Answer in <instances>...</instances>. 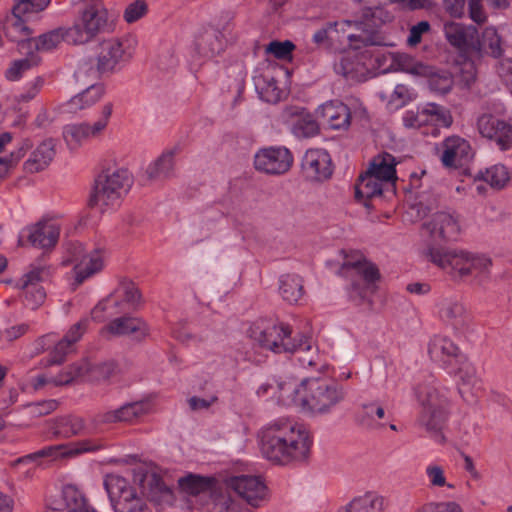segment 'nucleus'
<instances>
[{
    "label": "nucleus",
    "mask_w": 512,
    "mask_h": 512,
    "mask_svg": "<svg viewBox=\"0 0 512 512\" xmlns=\"http://www.w3.org/2000/svg\"><path fill=\"white\" fill-rule=\"evenodd\" d=\"M311 446L309 431L303 425L286 418L270 422L261 431V453L275 464L303 462L308 458Z\"/></svg>",
    "instance_id": "1"
},
{
    "label": "nucleus",
    "mask_w": 512,
    "mask_h": 512,
    "mask_svg": "<svg viewBox=\"0 0 512 512\" xmlns=\"http://www.w3.org/2000/svg\"><path fill=\"white\" fill-rule=\"evenodd\" d=\"M424 255L455 281L472 278L474 283L483 286L490 280L492 260L486 255L434 244L425 250Z\"/></svg>",
    "instance_id": "2"
},
{
    "label": "nucleus",
    "mask_w": 512,
    "mask_h": 512,
    "mask_svg": "<svg viewBox=\"0 0 512 512\" xmlns=\"http://www.w3.org/2000/svg\"><path fill=\"white\" fill-rule=\"evenodd\" d=\"M292 392L302 409L314 415L329 413L345 398L340 384L321 378L304 379Z\"/></svg>",
    "instance_id": "3"
},
{
    "label": "nucleus",
    "mask_w": 512,
    "mask_h": 512,
    "mask_svg": "<svg viewBox=\"0 0 512 512\" xmlns=\"http://www.w3.org/2000/svg\"><path fill=\"white\" fill-rule=\"evenodd\" d=\"M292 330L288 324L269 319H258L250 326L248 335L264 349L276 354L310 350L311 344L306 336L299 340L291 337Z\"/></svg>",
    "instance_id": "4"
},
{
    "label": "nucleus",
    "mask_w": 512,
    "mask_h": 512,
    "mask_svg": "<svg viewBox=\"0 0 512 512\" xmlns=\"http://www.w3.org/2000/svg\"><path fill=\"white\" fill-rule=\"evenodd\" d=\"M136 40L134 38H109L101 41L97 46L96 67L91 61L83 60L79 63L76 76L87 75L93 80L105 73H112L116 67L128 62L134 54Z\"/></svg>",
    "instance_id": "5"
},
{
    "label": "nucleus",
    "mask_w": 512,
    "mask_h": 512,
    "mask_svg": "<svg viewBox=\"0 0 512 512\" xmlns=\"http://www.w3.org/2000/svg\"><path fill=\"white\" fill-rule=\"evenodd\" d=\"M394 16L384 7L373 4L361 9V16L353 20H344L342 25L354 26L359 33L348 34L349 46L354 50L363 47L381 45L377 29L392 22Z\"/></svg>",
    "instance_id": "6"
},
{
    "label": "nucleus",
    "mask_w": 512,
    "mask_h": 512,
    "mask_svg": "<svg viewBox=\"0 0 512 512\" xmlns=\"http://www.w3.org/2000/svg\"><path fill=\"white\" fill-rule=\"evenodd\" d=\"M143 490L147 491L150 501L155 505L159 512H166L177 499L185 503L190 510V496L192 495V473L178 480L177 496L165 485L160 475L155 472H147L141 479Z\"/></svg>",
    "instance_id": "7"
},
{
    "label": "nucleus",
    "mask_w": 512,
    "mask_h": 512,
    "mask_svg": "<svg viewBox=\"0 0 512 512\" xmlns=\"http://www.w3.org/2000/svg\"><path fill=\"white\" fill-rule=\"evenodd\" d=\"M131 185L132 178L128 170H108L100 174L95 180L89 206L98 207L102 212L107 207L117 206Z\"/></svg>",
    "instance_id": "8"
},
{
    "label": "nucleus",
    "mask_w": 512,
    "mask_h": 512,
    "mask_svg": "<svg viewBox=\"0 0 512 512\" xmlns=\"http://www.w3.org/2000/svg\"><path fill=\"white\" fill-rule=\"evenodd\" d=\"M110 30L108 10L99 0L87 3L81 11L80 19L70 27V39L75 44H84L99 33Z\"/></svg>",
    "instance_id": "9"
},
{
    "label": "nucleus",
    "mask_w": 512,
    "mask_h": 512,
    "mask_svg": "<svg viewBox=\"0 0 512 512\" xmlns=\"http://www.w3.org/2000/svg\"><path fill=\"white\" fill-rule=\"evenodd\" d=\"M104 486L114 512H152L145 498L125 478L107 475Z\"/></svg>",
    "instance_id": "10"
},
{
    "label": "nucleus",
    "mask_w": 512,
    "mask_h": 512,
    "mask_svg": "<svg viewBox=\"0 0 512 512\" xmlns=\"http://www.w3.org/2000/svg\"><path fill=\"white\" fill-rule=\"evenodd\" d=\"M119 372V365L113 360L91 364L88 359H81L60 372L54 382L56 385H69L79 380L100 382Z\"/></svg>",
    "instance_id": "11"
},
{
    "label": "nucleus",
    "mask_w": 512,
    "mask_h": 512,
    "mask_svg": "<svg viewBox=\"0 0 512 512\" xmlns=\"http://www.w3.org/2000/svg\"><path fill=\"white\" fill-rule=\"evenodd\" d=\"M444 36L448 43L456 48L460 57L464 59L467 71L463 72V79L469 85L475 81L476 68L470 58V50L474 36L477 35V28L473 25H464L457 22H447L443 28Z\"/></svg>",
    "instance_id": "12"
},
{
    "label": "nucleus",
    "mask_w": 512,
    "mask_h": 512,
    "mask_svg": "<svg viewBox=\"0 0 512 512\" xmlns=\"http://www.w3.org/2000/svg\"><path fill=\"white\" fill-rule=\"evenodd\" d=\"M113 106L107 103L101 111V118L93 124L87 122L67 124L63 127V138L70 150H77L86 141L100 137L107 128Z\"/></svg>",
    "instance_id": "13"
},
{
    "label": "nucleus",
    "mask_w": 512,
    "mask_h": 512,
    "mask_svg": "<svg viewBox=\"0 0 512 512\" xmlns=\"http://www.w3.org/2000/svg\"><path fill=\"white\" fill-rule=\"evenodd\" d=\"M217 481L213 477L194 474V509L201 512H214L217 506L227 512H236L234 504L228 498L220 497L216 490Z\"/></svg>",
    "instance_id": "14"
},
{
    "label": "nucleus",
    "mask_w": 512,
    "mask_h": 512,
    "mask_svg": "<svg viewBox=\"0 0 512 512\" xmlns=\"http://www.w3.org/2000/svg\"><path fill=\"white\" fill-rule=\"evenodd\" d=\"M292 164L293 155L283 146L262 148L254 156L255 169L269 175L284 174L290 170Z\"/></svg>",
    "instance_id": "15"
},
{
    "label": "nucleus",
    "mask_w": 512,
    "mask_h": 512,
    "mask_svg": "<svg viewBox=\"0 0 512 512\" xmlns=\"http://www.w3.org/2000/svg\"><path fill=\"white\" fill-rule=\"evenodd\" d=\"M50 276L49 269L45 266H31L17 282V287L25 294V304L31 309H37L43 304L46 292L40 285Z\"/></svg>",
    "instance_id": "16"
},
{
    "label": "nucleus",
    "mask_w": 512,
    "mask_h": 512,
    "mask_svg": "<svg viewBox=\"0 0 512 512\" xmlns=\"http://www.w3.org/2000/svg\"><path fill=\"white\" fill-rule=\"evenodd\" d=\"M422 227L435 243L456 241L461 232L458 215L445 211L433 214Z\"/></svg>",
    "instance_id": "17"
},
{
    "label": "nucleus",
    "mask_w": 512,
    "mask_h": 512,
    "mask_svg": "<svg viewBox=\"0 0 512 512\" xmlns=\"http://www.w3.org/2000/svg\"><path fill=\"white\" fill-rule=\"evenodd\" d=\"M477 129L482 137L494 141L502 151L512 148V125L492 114H483L477 120Z\"/></svg>",
    "instance_id": "18"
},
{
    "label": "nucleus",
    "mask_w": 512,
    "mask_h": 512,
    "mask_svg": "<svg viewBox=\"0 0 512 512\" xmlns=\"http://www.w3.org/2000/svg\"><path fill=\"white\" fill-rule=\"evenodd\" d=\"M428 353L434 363L447 371H455L464 356L460 348L444 336H434L430 340Z\"/></svg>",
    "instance_id": "19"
},
{
    "label": "nucleus",
    "mask_w": 512,
    "mask_h": 512,
    "mask_svg": "<svg viewBox=\"0 0 512 512\" xmlns=\"http://www.w3.org/2000/svg\"><path fill=\"white\" fill-rule=\"evenodd\" d=\"M227 486L253 507H258L267 493V487L261 478L253 475L233 476L227 480Z\"/></svg>",
    "instance_id": "20"
},
{
    "label": "nucleus",
    "mask_w": 512,
    "mask_h": 512,
    "mask_svg": "<svg viewBox=\"0 0 512 512\" xmlns=\"http://www.w3.org/2000/svg\"><path fill=\"white\" fill-rule=\"evenodd\" d=\"M439 316L446 324L452 326V328L460 334L473 332V316L460 301H442Z\"/></svg>",
    "instance_id": "21"
},
{
    "label": "nucleus",
    "mask_w": 512,
    "mask_h": 512,
    "mask_svg": "<svg viewBox=\"0 0 512 512\" xmlns=\"http://www.w3.org/2000/svg\"><path fill=\"white\" fill-rule=\"evenodd\" d=\"M45 512H96L83 493L74 485L63 487L59 498L52 499L46 504Z\"/></svg>",
    "instance_id": "22"
},
{
    "label": "nucleus",
    "mask_w": 512,
    "mask_h": 512,
    "mask_svg": "<svg viewBox=\"0 0 512 512\" xmlns=\"http://www.w3.org/2000/svg\"><path fill=\"white\" fill-rule=\"evenodd\" d=\"M302 170L313 181H323L332 175L330 155L323 149L307 150L302 159Z\"/></svg>",
    "instance_id": "23"
},
{
    "label": "nucleus",
    "mask_w": 512,
    "mask_h": 512,
    "mask_svg": "<svg viewBox=\"0 0 512 512\" xmlns=\"http://www.w3.org/2000/svg\"><path fill=\"white\" fill-rule=\"evenodd\" d=\"M442 147L441 161L448 168L462 167L473 157L469 142L460 136L446 138Z\"/></svg>",
    "instance_id": "24"
},
{
    "label": "nucleus",
    "mask_w": 512,
    "mask_h": 512,
    "mask_svg": "<svg viewBox=\"0 0 512 512\" xmlns=\"http://www.w3.org/2000/svg\"><path fill=\"white\" fill-rule=\"evenodd\" d=\"M28 18L18 15L14 9L10 16H7L3 30L5 36L11 41L17 43L18 50L21 54H27L32 40V30L28 26Z\"/></svg>",
    "instance_id": "25"
},
{
    "label": "nucleus",
    "mask_w": 512,
    "mask_h": 512,
    "mask_svg": "<svg viewBox=\"0 0 512 512\" xmlns=\"http://www.w3.org/2000/svg\"><path fill=\"white\" fill-rule=\"evenodd\" d=\"M149 405L145 401H135L122 405L118 409L99 413L94 421L101 424H111L117 422L132 423L147 414Z\"/></svg>",
    "instance_id": "26"
},
{
    "label": "nucleus",
    "mask_w": 512,
    "mask_h": 512,
    "mask_svg": "<svg viewBox=\"0 0 512 512\" xmlns=\"http://www.w3.org/2000/svg\"><path fill=\"white\" fill-rule=\"evenodd\" d=\"M449 409H420L417 418L418 425L438 443H445L443 430L447 425Z\"/></svg>",
    "instance_id": "27"
},
{
    "label": "nucleus",
    "mask_w": 512,
    "mask_h": 512,
    "mask_svg": "<svg viewBox=\"0 0 512 512\" xmlns=\"http://www.w3.org/2000/svg\"><path fill=\"white\" fill-rule=\"evenodd\" d=\"M503 54L501 47V38L497 33V30L493 27H487L482 32L481 37L477 34L474 36L470 58L481 59L485 56H491L493 58H499Z\"/></svg>",
    "instance_id": "28"
},
{
    "label": "nucleus",
    "mask_w": 512,
    "mask_h": 512,
    "mask_svg": "<svg viewBox=\"0 0 512 512\" xmlns=\"http://www.w3.org/2000/svg\"><path fill=\"white\" fill-rule=\"evenodd\" d=\"M28 241L41 249L54 248L60 235V227L52 221H39L28 227Z\"/></svg>",
    "instance_id": "29"
},
{
    "label": "nucleus",
    "mask_w": 512,
    "mask_h": 512,
    "mask_svg": "<svg viewBox=\"0 0 512 512\" xmlns=\"http://www.w3.org/2000/svg\"><path fill=\"white\" fill-rule=\"evenodd\" d=\"M92 449L93 447L90 445L89 441H82L78 443L76 447H71L70 445L65 444L51 445L37 452L18 458L13 462V465L24 463L27 461H36L40 458L56 459L58 457L72 456L82 452L91 451Z\"/></svg>",
    "instance_id": "30"
},
{
    "label": "nucleus",
    "mask_w": 512,
    "mask_h": 512,
    "mask_svg": "<svg viewBox=\"0 0 512 512\" xmlns=\"http://www.w3.org/2000/svg\"><path fill=\"white\" fill-rule=\"evenodd\" d=\"M116 336L132 335L136 340H143L149 335V327L141 318L123 316L112 320L105 328Z\"/></svg>",
    "instance_id": "31"
},
{
    "label": "nucleus",
    "mask_w": 512,
    "mask_h": 512,
    "mask_svg": "<svg viewBox=\"0 0 512 512\" xmlns=\"http://www.w3.org/2000/svg\"><path fill=\"white\" fill-rule=\"evenodd\" d=\"M68 33H70V27H59L43 33L38 37H33L32 40H30V46L27 54H31L32 52L36 54V52L51 51L57 48L62 42L76 45L75 42L70 39Z\"/></svg>",
    "instance_id": "32"
},
{
    "label": "nucleus",
    "mask_w": 512,
    "mask_h": 512,
    "mask_svg": "<svg viewBox=\"0 0 512 512\" xmlns=\"http://www.w3.org/2000/svg\"><path fill=\"white\" fill-rule=\"evenodd\" d=\"M194 48L203 57H212L223 50V34L213 27H201L196 35Z\"/></svg>",
    "instance_id": "33"
},
{
    "label": "nucleus",
    "mask_w": 512,
    "mask_h": 512,
    "mask_svg": "<svg viewBox=\"0 0 512 512\" xmlns=\"http://www.w3.org/2000/svg\"><path fill=\"white\" fill-rule=\"evenodd\" d=\"M322 120L334 130L346 129L350 125L351 112L347 105L340 101H330L322 105Z\"/></svg>",
    "instance_id": "34"
},
{
    "label": "nucleus",
    "mask_w": 512,
    "mask_h": 512,
    "mask_svg": "<svg viewBox=\"0 0 512 512\" xmlns=\"http://www.w3.org/2000/svg\"><path fill=\"white\" fill-rule=\"evenodd\" d=\"M180 148L175 146L165 150L155 161L146 169V175L151 181H160L171 178L174 175V157Z\"/></svg>",
    "instance_id": "35"
},
{
    "label": "nucleus",
    "mask_w": 512,
    "mask_h": 512,
    "mask_svg": "<svg viewBox=\"0 0 512 512\" xmlns=\"http://www.w3.org/2000/svg\"><path fill=\"white\" fill-rule=\"evenodd\" d=\"M55 156V142L53 139L44 140L24 163L25 171L36 173L45 169Z\"/></svg>",
    "instance_id": "36"
},
{
    "label": "nucleus",
    "mask_w": 512,
    "mask_h": 512,
    "mask_svg": "<svg viewBox=\"0 0 512 512\" xmlns=\"http://www.w3.org/2000/svg\"><path fill=\"white\" fill-rule=\"evenodd\" d=\"M416 395L421 409H449L447 396L434 385H419Z\"/></svg>",
    "instance_id": "37"
},
{
    "label": "nucleus",
    "mask_w": 512,
    "mask_h": 512,
    "mask_svg": "<svg viewBox=\"0 0 512 512\" xmlns=\"http://www.w3.org/2000/svg\"><path fill=\"white\" fill-rule=\"evenodd\" d=\"M382 191L383 183L375 175H369L365 172L359 176L355 185V199L369 208L368 201L376 196H381Z\"/></svg>",
    "instance_id": "38"
},
{
    "label": "nucleus",
    "mask_w": 512,
    "mask_h": 512,
    "mask_svg": "<svg viewBox=\"0 0 512 512\" xmlns=\"http://www.w3.org/2000/svg\"><path fill=\"white\" fill-rule=\"evenodd\" d=\"M385 498L372 492L355 497L338 512H383Z\"/></svg>",
    "instance_id": "39"
},
{
    "label": "nucleus",
    "mask_w": 512,
    "mask_h": 512,
    "mask_svg": "<svg viewBox=\"0 0 512 512\" xmlns=\"http://www.w3.org/2000/svg\"><path fill=\"white\" fill-rule=\"evenodd\" d=\"M103 267V261L97 250L88 252L84 258L74 266L75 285L82 284L87 278L99 272Z\"/></svg>",
    "instance_id": "40"
},
{
    "label": "nucleus",
    "mask_w": 512,
    "mask_h": 512,
    "mask_svg": "<svg viewBox=\"0 0 512 512\" xmlns=\"http://www.w3.org/2000/svg\"><path fill=\"white\" fill-rule=\"evenodd\" d=\"M279 292L286 302L297 303L304 294L303 279L297 274L282 275L279 280Z\"/></svg>",
    "instance_id": "41"
},
{
    "label": "nucleus",
    "mask_w": 512,
    "mask_h": 512,
    "mask_svg": "<svg viewBox=\"0 0 512 512\" xmlns=\"http://www.w3.org/2000/svg\"><path fill=\"white\" fill-rule=\"evenodd\" d=\"M342 268L355 270L367 285L375 284V282L379 281L381 277L378 267L362 255H359L355 260H345Z\"/></svg>",
    "instance_id": "42"
},
{
    "label": "nucleus",
    "mask_w": 512,
    "mask_h": 512,
    "mask_svg": "<svg viewBox=\"0 0 512 512\" xmlns=\"http://www.w3.org/2000/svg\"><path fill=\"white\" fill-rule=\"evenodd\" d=\"M103 94L104 88L102 85L92 84L83 92L71 98L67 103V111L76 112L86 109L98 102Z\"/></svg>",
    "instance_id": "43"
},
{
    "label": "nucleus",
    "mask_w": 512,
    "mask_h": 512,
    "mask_svg": "<svg viewBox=\"0 0 512 512\" xmlns=\"http://www.w3.org/2000/svg\"><path fill=\"white\" fill-rule=\"evenodd\" d=\"M485 181L494 189H503L510 181V173L504 165H494L475 175V181Z\"/></svg>",
    "instance_id": "44"
},
{
    "label": "nucleus",
    "mask_w": 512,
    "mask_h": 512,
    "mask_svg": "<svg viewBox=\"0 0 512 512\" xmlns=\"http://www.w3.org/2000/svg\"><path fill=\"white\" fill-rule=\"evenodd\" d=\"M342 27V31L345 32L344 26L342 22H328L323 27L315 31L312 37L313 43L317 46L324 47L326 49L333 48L335 42L339 41V29L338 27Z\"/></svg>",
    "instance_id": "45"
},
{
    "label": "nucleus",
    "mask_w": 512,
    "mask_h": 512,
    "mask_svg": "<svg viewBox=\"0 0 512 512\" xmlns=\"http://www.w3.org/2000/svg\"><path fill=\"white\" fill-rule=\"evenodd\" d=\"M451 374H455L459 376L460 385H459V393L465 400H468L465 397V394L468 392L470 387H474L478 380L476 377L475 368L472 366L470 362L467 361L465 355L463 356V361L459 362L455 371H448Z\"/></svg>",
    "instance_id": "46"
},
{
    "label": "nucleus",
    "mask_w": 512,
    "mask_h": 512,
    "mask_svg": "<svg viewBox=\"0 0 512 512\" xmlns=\"http://www.w3.org/2000/svg\"><path fill=\"white\" fill-rule=\"evenodd\" d=\"M427 124H434L441 127H450L453 118L450 111L439 104L427 103L423 106Z\"/></svg>",
    "instance_id": "47"
},
{
    "label": "nucleus",
    "mask_w": 512,
    "mask_h": 512,
    "mask_svg": "<svg viewBox=\"0 0 512 512\" xmlns=\"http://www.w3.org/2000/svg\"><path fill=\"white\" fill-rule=\"evenodd\" d=\"M25 55V58L13 61L10 67L6 70L5 76L8 80H19L23 73H25L32 67L38 66L41 62V58L33 52L31 54Z\"/></svg>",
    "instance_id": "48"
},
{
    "label": "nucleus",
    "mask_w": 512,
    "mask_h": 512,
    "mask_svg": "<svg viewBox=\"0 0 512 512\" xmlns=\"http://www.w3.org/2000/svg\"><path fill=\"white\" fill-rule=\"evenodd\" d=\"M394 158L387 155V158H382L379 162L373 161L366 171L369 175H375L380 182H388L396 179V169L393 163Z\"/></svg>",
    "instance_id": "49"
},
{
    "label": "nucleus",
    "mask_w": 512,
    "mask_h": 512,
    "mask_svg": "<svg viewBox=\"0 0 512 512\" xmlns=\"http://www.w3.org/2000/svg\"><path fill=\"white\" fill-rule=\"evenodd\" d=\"M85 430V422L77 416H66L57 420L55 434L63 437H71L83 434Z\"/></svg>",
    "instance_id": "50"
},
{
    "label": "nucleus",
    "mask_w": 512,
    "mask_h": 512,
    "mask_svg": "<svg viewBox=\"0 0 512 512\" xmlns=\"http://www.w3.org/2000/svg\"><path fill=\"white\" fill-rule=\"evenodd\" d=\"M292 132L299 138H310L319 133V125L311 114H301L294 121Z\"/></svg>",
    "instance_id": "51"
},
{
    "label": "nucleus",
    "mask_w": 512,
    "mask_h": 512,
    "mask_svg": "<svg viewBox=\"0 0 512 512\" xmlns=\"http://www.w3.org/2000/svg\"><path fill=\"white\" fill-rule=\"evenodd\" d=\"M12 9L18 15H23L29 20L36 14L42 12L50 3V0H13Z\"/></svg>",
    "instance_id": "52"
},
{
    "label": "nucleus",
    "mask_w": 512,
    "mask_h": 512,
    "mask_svg": "<svg viewBox=\"0 0 512 512\" xmlns=\"http://www.w3.org/2000/svg\"><path fill=\"white\" fill-rule=\"evenodd\" d=\"M428 84L432 91L446 94L453 87V78L448 72L435 73L429 77Z\"/></svg>",
    "instance_id": "53"
},
{
    "label": "nucleus",
    "mask_w": 512,
    "mask_h": 512,
    "mask_svg": "<svg viewBox=\"0 0 512 512\" xmlns=\"http://www.w3.org/2000/svg\"><path fill=\"white\" fill-rule=\"evenodd\" d=\"M295 49V45L290 40L281 41H271L267 48L266 52L271 53L277 59L287 60L292 57V52Z\"/></svg>",
    "instance_id": "54"
},
{
    "label": "nucleus",
    "mask_w": 512,
    "mask_h": 512,
    "mask_svg": "<svg viewBox=\"0 0 512 512\" xmlns=\"http://www.w3.org/2000/svg\"><path fill=\"white\" fill-rule=\"evenodd\" d=\"M147 12V3L144 0H135L127 5L123 17L127 23H134L144 17Z\"/></svg>",
    "instance_id": "55"
},
{
    "label": "nucleus",
    "mask_w": 512,
    "mask_h": 512,
    "mask_svg": "<svg viewBox=\"0 0 512 512\" xmlns=\"http://www.w3.org/2000/svg\"><path fill=\"white\" fill-rule=\"evenodd\" d=\"M75 348L66 343V340H60L53 350L49 354V358L47 360V365H60L65 360L66 357L73 353Z\"/></svg>",
    "instance_id": "56"
},
{
    "label": "nucleus",
    "mask_w": 512,
    "mask_h": 512,
    "mask_svg": "<svg viewBox=\"0 0 512 512\" xmlns=\"http://www.w3.org/2000/svg\"><path fill=\"white\" fill-rule=\"evenodd\" d=\"M88 252L85 251L84 246L80 242H67L65 244V258L64 264H77L79 263Z\"/></svg>",
    "instance_id": "57"
},
{
    "label": "nucleus",
    "mask_w": 512,
    "mask_h": 512,
    "mask_svg": "<svg viewBox=\"0 0 512 512\" xmlns=\"http://www.w3.org/2000/svg\"><path fill=\"white\" fill-rule=\"evenodd\" d=\"M431 30V25L428 21H420L417 24L413 25L409 29V35L407 38V44L411 47L417 46L421 40L422 36Z\"/></svg>",
    "instance_id": "58"
},
{
    "label": "nucleus",
    "mask_w": 512,
    "mask_h": 512,
    "mask_svg": "<svg viewBox=\"0 0 512 512\" xmlns=\"http://www.w3.org/2000/svg\"><path fill=\"white\" fill-rule=\"evenodd\" d=\"M403 124L407 128H420L427 125L423 107L417 111H407L403 116Z\"/></svg>",
    "instance_id": "59"
},
{
    "label": "nucleus",
    "mask_w": 512,
    "mask_h": 512,
    "mask_svg": "<svg viewBox=\"0 0 512 512\" xmlns=\"http://www.w3.org/2000/svg\"><path fill=\"white\" fill-rule=\"evenodd\" d=\"M426 474H427V476L429 478V482L432 486H435V487L448 486L449 488H453V485L446 483L444 470L441 466H438V465L428 466L426 468Z\"/></svg>",
    "instance_id": "60"
},
{
    "label": "nucleus",
    "mask_w": 512,
    "mask_h": 512,
    "mask_svg": "<svg viewBox=\"0 0 512 512\" xmlns=\"http://www.w3.org/2000/svg\"><path fill=\"white\" fill-rule=\"evenodd\" d=\"M59 403L57 400L50 399L28 405L31 414L34 416H44L57 409Z\"/></svg>",
    "instance_id": "61"
},
{
    "label": "nucleus",
    "mask_w": 512,
    "mask_h": 512,
    "mask_svg": "<svg viewBox=\"0 0 512 512\" xmlns=\"http://www.w3.org/2000/svg\"><path fill=\"white\" fill-rule=\"evenodd\" d=\"M44 85V78L41 76H37L33 79V81L29 84V87L24 93H21L17 96L18 102H29L34 99L36 95L40 92Z\"/></svg>",
    "instance_id": "62"
},
{
    "label": "nucleus",
    "mask_w": 512,
    "mask_h": 512,
    "mask_svg": "<svg viewBox=\"0 0 512 512\" xmlns=\"http://www.w3.org/2000/svg\"><path fill=\"white\" fill-rule=\"evenodd\" d=\"M87 327V320H81L78 323L71 326L66 335L62 338V340H66V343L71 347L75 345V343L80 340L82 335L84 334Z\"/></svg>",
    "instance_id": "63"
},
{
    "label": "nucleus",
    "mask_w": 512,
    "mask_h": 512,
    "mask_svg": "<svg viewBox=\"0 0 512 512\" xmlns=\"http://www.w3.org/2000/svg\"><path fill=\"white\" fill-rule=\"evenodd\" d=\"M336 74L345 78L354 77L355 63L350 57H342L339 62L334 64Z\"/></svg>",
    "instance_id": "64"
}]
</instances>
